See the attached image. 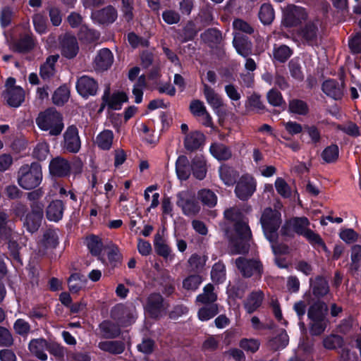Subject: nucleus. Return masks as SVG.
Returning a JSON list of instances; mask_svg holds the SVG:
<instances>
[{"label":"nucleus","instance_id":"1","mask_svg":"<svg viewBox=\"0 0 361 361\" xmlns=\"http://www.w3.org/2000/svg\"><path fill=\"white\" fill-rule=\"evenodd\" d=\"M225 218L235 222L234 235L230 238V250L232 254L245 253L249 250L251 231L239 209L233 207L224 212Z\"/></svg>","mask_w":361,"mask_h":361},{"label":"nucleus","instance_id":"2","mask_svg":"<svg viewBox=\"0 0 361 361\" xmlns=\"http://www.w3.org/2000/svg\"><path fill=\"white\" fill-rule=\"evenodd\" d=\"M281 213L270 208L264 209L261 224L267 239L271 243V248L275 255L286 253L288 247L286 245H276L275 240L277 238V231L281 225Z\"/></svg>","mask_w":361,"mask_h":361},{"label":"nucleus","instance_id":"3","mask_svg":"<svg viewBox=\"0 0 361 361\" xmlns=\"http://www.w3.org/2000/svg\"><path fill=\"white\" fill-rule=\"evenodd\" d=\"M36 123L40 130L48 131L51 136L60 135L64 128L61 114L53 108L41 112L36 119Z\"/></svg>","mask_w":361,"mask_h":361},{"label":"nucleus","instance_id":"4","mask_svg":"<svg viewBox=\"0 0 361 361\" xmlns=\"http://www.w3.org/2000/svg\"><path fill=\"white\" fill-rule=\"evenodd\" d=\"M42 180V167L38 163L22 166L18 175V183L25 190L37 187Z\"/></svg>","mask_w":361,"mask_h":361},{"label":"nucleus","instance_id":"5","mask_svg":"<svg viewBox=\"0 0 361 361\" xmlns=\"http://www.w3.org/2000/svg\"><path fill=\"white\" fill-rule=\"evenodd\" d=\"M2 97L8 106L18 107L24 102L25 91L21 87L16 85V80L13 78H8L6 81Z\"/></svg>","mask_w":361,"mask_h":361},{"label":"nucleus","instance_id":"6","mask_svg":"<svg viewBox=\"0 0 361 361\" xmlns=\"http://www.w3.org/2000/svg\"><path fill=\"white\" fill-rule=\"evenodd\" d=\"M308 13L302 6L290 4L283 8V25L286 27H295L306 20Z\"/></svg>","mask_w":361,"mask_h":361},{"label":"nucleus","instance_id":"7","mask_svg":"<svg viewBox=\"0 0 361 361\" xmlns=\"http://www.w3.org/2000/svg\"><path fill=\"white\" fill-rule=\"evenodd\" d=\"M176 204L188 216H195L200 211V206L196 202L194 194L189 190L181 191L177 194Z\"/></svg>","mask_w":361,"mask_h":361},{"label":"nucleus","instance_id":"8","mask_svg":"<svg viewBox=\"0 0 361 361\" xmlns=\"http://www.w3.org/2000/svg\"><path fill=\"white\" fill-rule=\"evenodd\" d=\"M256 187L255 179L251 175L245 174L238 181L235 192L240 200H247L254 194Z\"/></svg>","mask_w":361,"mask_h":361},{"label":"nucleus","instance_id":"9","mask_svg":"<svg viewBox=\"0 0 361 361\" xmlns=\"http://www.w3.org/2000/svg\"><path fill=\"white\" fill-rule=\"evenodd\" d=\"M167 305L164 302L163 298L160 294H152L145 305L146 312L153 318H158L166 313Z\"/></svg>","mask_w":361,"mask_h":361},{"label":"nucleus","instance_id":"10","mask_svg":"<svg viewBox=\"0 0 361 361\" xmlns=\"http://www.w3.org/2000/svg\"><path fill=\"white\" fill-rule=\"evenodd\" d=\"M63 149L71 153H77L81 147V142L78 135V128L69 126L63 135Z\"/></svg>","mask_w":361,"mask_h":361},{"label":"nucleus","instance_id":"11","mask_svg":"<svg viewBox=\"0 0 361 361\" xmlns=\"http://www.w3.org/2000/svg\"><path fill=\"white\" fill-rule=\"evenodd\" d=\"M310 223L306 217H295L288 221L281 228L282 234L290 235V230H293L298 235H302L309 228Z\"/></svg>","mask_w":361,"mask_h":361},{"label":"nucleus","instance_id":"12","mask_svg":"<svg viewBox=\"0 0 361 361\" xmlns=\"http://www.w3.org/2000/svg\"><path fill=\"white\" fill-rule=\"evenodd\" d=\"M102 101L101 109L107 106L111 109L118 110L122 104L128 101V96L123 92H116L111 95L109 89H106L102 96Z\"/></svg>","mask_w":361,"mask_h":361},{"label":"nucleus","instance_id":"13","mask_svg":"<svg viewBox=\"0 0 361 361\" xmlns=\"http://www.w3.org/2000/svg\"><path fill=\"white\" fill-rule=\"evenodd\" d=\"M235 264L244 276L250 277L262 272V264L257 260H247L243 257L236 259Z\"/></svg>","mask_w":361,"mask_h":361},{"label":"nucleus","instance_id":"14","mask_svg":"<svg viewBox=\"0 0 361 361\" xmlns=\"http://www.w3.org/2000/svg\"><path fill=\"white\" fill-rule=\"evenodd\" d=\"M76 88L78 93L85 97L90 95H94L97 93L98 86L97 82L92 78L82 75L78 78Z\"/></svg>","mask_w":361,"mask_h":361},{"label":"nucleus","instance_id":"15","mask_svg":"<svg viewBox=\"0 0 361 361\" xmlns=\"http://www.w3.org/2000/svg\"><path fill=\"white\" fill-rule=\"evenodd\" d=\"M113 61L111 51L108 49H102L98 51L94 60V67L97 71H104L111 66Z\"/></svg>","mask_w":361,"mask_h":361},{"label":"nucleus","instance_id":"16","mask_svg":"<svg viewBox=\"0 0 361 361\" xmlns=\"http://www.w3.org/2000/svg\"><path fill=\"white\" fill-rule=\"evenodd\" d=\"M317 24V22L309 23L298 32V37L302 42L309 44L317 43L318 39Z\"/></svg>","mask_w":361,"mask_h":361},{"label":"nucleus","instance_id":"17","mask_svg":"<svg viewBox=\"0 0 361 361\" xmlns=\"http://www.w3.org/2000/svg\"><path fill=\"white\" fill-rule=\"evenodd\" d=\"M49 171L55 176H65L71 171V164L65 159L57 157L49 164Z\"/></svg>","mask_w":361,"mask_h":361},{"label":"nucleus","instance_id":"18","mask_svg":"<svg viewBox=\"0 0 361 361\" xmlns=\"http://www.w3.org/2000/svg\"><path fill=\"white\" fill-rule=\"evenodd\" d=\"M92 18L99 23H113L117 18V12L112 6L92 13Z\"/></svg>","mask_w":361,"mask_h":361},{"label":"nucleus","instance_id":"19","mask_svg":"<svg viewBox=\"0 0 361 361\" xmlns=\"http://www.w3.org/2000/svg\"><path fill=\"white\" fill-rule=\"evenodd\" d=\"M233 43L237 52L240 55L246 57L251 54V42L247 40V37L241 33L236 32L234 35Z\"/></svg>","mask_w":361,"mask_h":361},{"label":"nucleus","instance_id":"20","mask_svg":"<svg viewBox=\"0 0 361 361\" xmlns=\"http://www.w3.org/2000/svg\"><path fill=\"white\" fill-rule=\"evenodd\" d=\"M113 314H121V317L119 318V322L123 326L130 324L135 321L136 317L135 310L133 306L126 307L123 305H118L114 308Z\"/></svg>","mask_w":361,"mask_h":361},{"label":"nucleus","instance_id":"21","mask_svg":"<svg viewBox=\"0 0 361 361\" xmlns=\"http://www.w3.org/2000/svg\"><path fill=\"white\" fill-rule=\"evenodd\" d=\"M191 171L192 167L187 157L184 155L179 156L176 161V172L178 179L180 180H188Z\"/></svg>","mask_w":361,"mask_h":361},{"label":"nucleus","instance_id":"22","mask_svg":"<svg viewBox=\"0 0 361 361\" xmlns=\"http://www.w3.org/2000/svg\"><path fill=\"white\" fill-rule=\"evenodd\" d=\"M62 55L68 59L75 57L78 51L76 38L73 36L66 35L62 40Z\"/></svg>","mask_w":361,"mask_h":361},{"label":"nucleus","instance_id":"23","mask_svg":"<svg viewBox=\"0 0 361 361\" xmlns=\"http://www.w3.org/2000/svg\"><path fill=\"white\" fill-rule=\"evenodd\" d=\"M191 167L195 178L203 180L206 177L207 164L204 157L195 156L191 161Z\"/></svg>","mask_w":361,"mask_h":361},{"label":"nucleus","instance_id":"24","mask_svg":"<svg viewBox=\"0 0 361 361\" xmlns=\"http://www.w3.org/2000/svg\"><path fill=\"white\" fill-rule=\"evenodd\" d=\"M30 351L41 360H46L47 355L45 351L48 350V343L43 338L32 340L29 343Z\"/></svg>","mask_w":361,"mask_h":361},{"label":"nucleus","instance_id":"25","mask_svg":"<svg viewBox=\"0 0 361 361\" xmlns=\"http://www.w3.org/2000/svg\"><path fill=\"white\" fill-rule=\"evenodd\" d=\"M64 204L61 200L52 201L47 208V217L49 221L57 222L63 215Z\"/></svg>","mask_w":361,"mask_h":361},{"label":"nucleus","instance_id":"26","mask_svg":"<svg viewBox=\"0 0 361 361\" xmlns=\"http://www.w3.org/2000/svg\"><path fill=\"white\" fill-rule=\"evenodd\" d=\"M204 86V95L207 100V102L212 106L215 111H218L221 107L224 106L223 101L220 96L215 92L214 89L207 85L203 84Z\"/></svg>","mask_w":361,"mask_h":361},{"label":"nucleus","instance_id":"27","mask_svg":"<svg viewBox=\"0 0 361 361\" xmlns=\"http://www.w3.org/2000/svg\"><path fill=\"white\" fill-rule=\"evenodd\" d=\"M204 142V135L198 131L192 132L186 135L184 145L186 149L194 151L198 149Z\"/></svg>","mask_w":361,"mask_h":361},{"label":"nucleus","instance_id":"28","mask_svg":"<svg viewBox=\"0 0 361 361\" xmlns=\"http://www.w3.org/2000/svg\"><path fill=\"white\" fill-rule=\"evenodd\" d=\"M114 133L110 130H104L96 137L94 144L102 150H109L112 146Z\"/></svg>","mask_w":361,"mask_h":361},{"label":"nucleus","instance_id":"29","mask_svg":"<svg viewBox=\"0 0 361 361\" xmlns=\"http://www.w3.org/2000/svg\"><path fill=\"white\" fill-rule=\"evenodd\" d=\"M323 92L334 99H340L343 94L341 85L334 80H327L322 85Z\"/></svg>","mask_w":361,"mask_h":361},{"label":"nucleus","instance_id":"30","mask_svg":"<svg viewBox=\"0 0 361 361\" xmlns=\"http://www.w3.org/2000/svg\"><path fill=\"white\" fill-rule=\"evenodd\" d=\"M327 306L324 302H317L310 306L307 316L310 320L326 319Z\"/></svg>","mask_w":361,"mask_h":361},{"label":"nucleus","instance_id":"31","mask_svg":"<svg viewBox=\"0 0 361 361\" xmlns=\"http://www.w3.org/2000/svg\"><path fill=\"white\" fill-rule=\"evenodd\" d=\"M211 154L218 160H227L231 157V149L221 143H213L209 148Z\"/></svg>","mask_w":361,"mask_h":361},{"label":"nucleus","instance_id":"32","mask_svg":"<svg viewBox=\"0 0 361 361\" xmlns=\"http://www.w3.org/2000/svg\"><path fill=\"white\" fill-rule=\"evenodd\" d=\"M59 59L58 55L49 56L40 67V75L44 80L49 79L55 73L54 65Z\"/></svg>","mask_w":361,"mask_h":361},{"label":"nucleus","instance_id":"33","mask_svg":"<svg viewBox=\"0 0 361 361\" xmlns=\"http://www.w3.org/2000/svg\"><path fill=\"white\" fill-rule=\"evenodd\" d=\"M237 176L236 171L227 165H222L219 169V176L226 185H233L235 182Z\"/></svg>","mask_w":361,"mask_h":361},{"label":"nucleus","instance_id":"34","mask_svg":"<svg viewBox=\"0 0 361 361\" xmlns=\"http://www.w3.org/2000/svg\"><path fill=\"white\" fill-rule=\"evenodd\" d=\"M263 294L261 291L252 293L245 303V308L248 313L255 311L262 304Z\"/></svg>","mask_w":361,"mask_h":361},{"label":"nucleus","instance_id":"35","mask_svg":"<svg viewBox=\"0 0 361 361\" xmlns=\"http://www.w3.org/2000/svg\"><path fill=\"white\" fill-rule=\"evenodd\" d=\"M197 197L203 205L213 207L217 203L216 195L209 189H202L197 193Z\"/></svg>","mask_w":361,"mask_h":361},{"label":"nucleus","instance_id":"36","mask_svg":"<svg viewBox=\"0 0 361 361\" xmlns=\"http://www.w3.org/2000/svg\"><path fill=\"white\" fill-rule=\"evenodd\" d=\"M217 299L216 293L214 292V286L211 283L204 287L203 293L197 295L196 301L203 304L213 303Z\"/></svg>","mask_w":361,"mask_h":361},{"label":"nucleus","instance_id":"37","mask_svg":"<svg viewBox=\"0 0 361 361\" xmlns=\"http://www.w3.org/2000/svg\"><path fill=\"white\" fill-rule=\"evenodd\" d=\"M292 50L286 45H280L274 47L273 59L274 61L283 63L286 61L292 55Z\"/></svg>","mask_w":361,"mask_h":361},{"label":"nucleus","instance_id":"38","mask_svg":"<svg viewBox=\"0 0 361 361\" xmlns=\"http://www.w3.org/2000/svg\"><path fill=\"white\" fill-rule=\"evenodd\" d=\"M289 338L285 331H281L280 334L269 340L268 342L269 347L274 350H279L284 348L288 343Z\"/></svg>","mask_w":361,"mask_h":361},{"label":"nucleus","instance_id":"39","mask_svg":"<svg viewBox=\"0 0 361 361\" xmlns=\"http://www.w3.org/2000/svg\"><path fill=\"white\" fill-rule=\"evenodd\" d=\"M99 348L104 351L114 354H120L123 352L125 346L123 342L116 341H107L100 342Z\"/></svg>","mask_w":361,"mask_h":361},{"label":"nucleus","instance_id":"40","mask_svg":"<svg viewBox=\"0 0 361 361\" xmlns=\"http://www.w3.org/2000/svg\"><path fill=\"white\" fill-rule=\"evenodd\" d=\"M259 18L264 25H269L272 23L274 19V11L270 4H264L262 5L259 12Z\"/></svg>","mask_w":361,"mask_h":361},{"label":"nucleus","instance_id":"41","mask_svg":"<svg viewBox=\"0 0 361 361\" xmlns=\"http://www.w3.org/2000/svg\"><path fill=\"white\" fill-rule=\"evenodd\" d=\"M70 97V91L66 86L59 87L54 93L52 100L54 104L61 106L68 102Z\"/></svg>","mask_w":361,"mask_h":361},{"label":"nucleus","instance_id":"42","mask_svg":"<svg viewBox=\"0 0 361 361\" xmlns=\"http://www.w3.org/2000/svg\"><path fill=\"white\" fill-rule=\"evenodd\" d=\"M86 244L92 255L98 257L100 255L103 248V245L99 237L96 235L87 237L86 238Z\"/></svg>","mask_w":361,"mask_h":361},{"label":"nucleus","instance_id":"43","mask_svg":"<svg viewBox=\"0 0 361 361\" xmlns=\"http://www.w3.org/2000/svg\"><path fill=\"white\" fill-rule=\"evenodd\" d=\"M99 328L105 337H116L120 334V329L118 325L109 321L103 322L99 325Z\"/></svg>","mask_w":361,"mask_h":361},{"label":"nucleus","instance_id":"44","mask_svg":"<svg viewBox=\"0 0 361 361\" xmlns=\"http://www.w3.org/2000/svg\"><path fill=\"white\" fill-rule=\"evenodd\" d=\"M211 277L214 282L223 283L226 280V268L223 263L214 264L211 271Z\"/></svg>","mask_w":361,"mask_h":361},{"label":"nucleus","instance_id":"45","mask_svg":"<svg viewBox=\"0 0 361 361\" xmlns=\"http://www.w3.org/2000/svg\"><path fill=\"white\" fill-rule=\"evenodd\" d=\"M218 314V307L215 304H210L200 309L198 318L201 321H207Z\"/></svg>","mask_w":361,"mask_h":361},{"label":"nucleus","instance_id":"46","mask_svg":"<svg viewBox=\"0 0 361 361\" xmlns=\"http://www.w3.org/2000/svg\"><path fill=\"white\" fill-rule=\"evenodd\" d=\"M154 245L155 250L158 255H159L165 258H167L170 256L171 249L165 243L162 237L159 234L155 235Z\"/></svg>","mask_w":361,"mask_h":361},{"label":"nucleus","instance_id":"47","mask_svg":"<svg viewBox=\"0 0 361 361\" xmlns=\"http://www.w3.org/2000/svg\"><path fill=\"white\" fill-rule=\"evenodd\" d=\"M42 219V216L30 213L24 219V226L30 233H34L39 228Z\"/></svg>","mask_w":361,"mask_h":361},{"label":"nucleus","instance_id":"48","mask_svg":"<svg viewBox=\"0 0 361 361\" xmlns=\"http://www.w3.org/2000/svg\"><path fill=\"white\" fill-rule=\"evenodd\" d=\"M329 285L326 281L318 277L313 285V293L317 297H322L329 293Z\"/></svg>","mask_w":361,"mask_h":361},{"label":"nucleus","instance_id":"49","mask_svg":"<svg viewBox=\"0 0 361 361\" xmlns=\"http://www.w3.org/2000/svg\"><path fill=\"white\" fill-rule=\"evenodd\" d=\"M304 238H305L308 242L314 247H322L324 250H326V245L323 242L322 239L319 236V234L316 233L314 231L308 228L305 233L302 235Z\"/></svg>","mask_w":361,"mask_h":361},{"label":"nucleus","instance_id":"50","mask_svg":"<svg viewBox=\"0 0 361 361\" xmlns=\"http://www.w3.org/2000/svg\"><path fill=\"white\" fill-rule=\"evenodd\" d=\"M240 347L249 353L257 352L260 346V342L256 338H243L240 341Z\"/></svg>","mask_w":361,"mask_h":361},{"label":"nucleus","instance_id":"51","mask_svg":"<svg viewBox=\"0 0 361 361\" xmlns=\"http://www.w3.org/2000/svg\"><path fill=\"white\" fill-rule=\"evenodd\" d=\"M289 109L290 112L305 115L308 111V107L306 103L302 100L293 99L290 102Z\"/></svg>","mask_w":361,"mask_h":361},{"label":"nucleus","instance_id":"52","mask_svg":"<svg viewBox=\"0 0 361 361\" xmlns=\"http://www.w3.org/2000/svg\"><path fill=\"white\" fill-rule=\"evenodd\" d=\"M59 242L58 232L55 230H48L44 234L43 243L47 247H55Z\"/></svg>","mask_w":361,"mask_h":361},{"label":"nucleus","instance_id":"53","mask_svg":"<svg viewBox=\"0 0 361 361\" xmlns=\"http://www.w3.org/2000/svg\"><path fill=\"white\" fill-rule=\"evenodd\" d=\"M327 324L326 319H318V320H310V333L312 335L318 336L322 334Z\"/></svg>","mask_w":361,"mask_h":361},{"label":"nucleus","instance_id":"54","mask_svg":"<svg viewBox=\"0 0 361 361\" xmlns=\"http://www.w3.org/2000/svg\"><path fill=\"white\" fill-rule=\"evenodd\" d=\"M202 280L199 275H191L183 280V286L188 290H195L201 284Z\"/></svg>","mask_w":361,"mask_h":361},{"label":"nucleus","instance_id":"55","mask_svg":"<svg viewBox=\"0 0 361 361\" xmlns=\"http://www.w3.org/2000/svg\"><path fill=\"white\" fill-rule=\"evenodd\" d=\"M145 86V79L144 77L140 76L137 82L134 85L133 89V94L135 97V102L139 104L142 100L143 92L142 90Z\"/></svg>","mask_w":361,"mask_h":361},{"label":"nucleus","instance_id":"56","mask_svg":"<svg viewBox=\"0 0 361 361\" xmlns=\"http://www.w3.org/2000/svg\"><path fill=\"white\" fill-rule=\"evenodd\" d=\"M49 153V145L45 142H39L36 145L33 151V156L39 160H44L47 157Z\"/></svg>","mask_w":361,"mask_h":361},{"label":"nucleus","instance_id":"57","mask_svg":"<svg viewBox=\"0 0 361 361\" xmlns=\"http://www.w3.org/2000/svg\"><path fill=\"white\" fill-rule=\"evenodd\" d=\"M322 157L326 162H333L338 157V147L332 145L327 147L322 152Z\"/></svg>","mask_w":361,"mask_h":361},{"label":"nucleus","instance_id":"58","mask_svg":"<svg viewBox=\"0 0 361 361\" xmlns=\"http://www.w3.org/2000/svg\"><path fill=\"white\" fill-rule=\"evenodd\" d=\"M277 192L283 197H288L291 194L290 188L282 178H277L275 181Z\"/></svg>","mask_w":361,"mask_h":361},{"label":"nucleus","instance_id":"59","mask_svg":"<svg viewBox=\"0 0 361 361\" xmlns=\"http://www.w3.org/2000/svg\"><path fill=\"white\" fill-rule=\"evenodd\" d=\"M8 215L5 212H0V238L7 239L11 234V228L7 226Z\"/></svg>","mask_w":361,"mask_h":361},{"label":"nucleus","instance_id":"60","mask_svg":"<svg viewBox=\"0 0 361 361\" xmlns=\"http://www.w3.org/2000/svg\"><path fill=\"white\" fill-rule=\"evenodd\" d=\"M342 343V338L337 335L326 336L323 341V345L328 350H333Z\"/></svg>","mask_w":361,"mask_h":361},{"label":"nucleus","instance_id":"61","mask_svg":"<svg viewBox=\"0 0 361 361\" xmlns=\"http://www.w3.org/2000/svg\"><path fill=\"white\" fill-rule=\"evenodd\" d=\"M35 42L32 37L30 35L21 38L16 44V49L18 51H25L31 49L34 47Z\"/></svg>","mask_w":361,"mask_h":361},{"label":"nucleus","instance_id":"62","mask_svg":"<svg viewBox=\"0 0 361 361\" xmlns=\"http://www.w3.org/2000/svg\"><path fill=\"white\" fill-rule=\"evenodd\" d=\"M190 110L191 114L195 117L200 116L207 111L204 103L198 99H194L190 102Z\"/></svg>","mask_w":361,"mask_h":361},{"label":"nucleus","instance_id":"63","mask_svg":"<svg viewBox=\"0 0 361 361\" xmlns=\"http://www.w3.org/2000/svg\"><path fill=\"white\" fill-rule=\"evenodd\" d=\"M267 99L269 103L274 106H280L284 103L281 94L274 89L267 93Z\"/></svg>","mask_w":361,"mask_h":361},{"label":"nucleus","instance_id":"64","mask_svg":"<svg viewBox=\"0 0 361 361\" xmlns=\"http://www.w3.org/2000/svg\"><path fill=\"white\" fill-rule=\"evenodd\" d=\"M68 286L71 292L77 293L83 286V282L79 274H73L68 279Z\"/></svg>","mask_w":361,"mask_h":361}]
</instances>
